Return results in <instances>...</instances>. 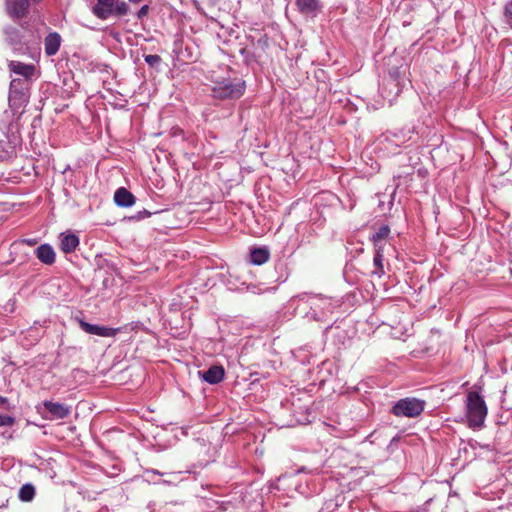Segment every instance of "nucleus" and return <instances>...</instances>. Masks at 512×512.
I'll list each match as a JSON object with an SVG mask.
<instances>
[{"label":"nucleus","instance_id":"nucleus-8","mask_svg":"<svg viewBox=\"0 0 512 512\" xmlns=\"http://www.w3.org/2000/svg\"><path fill=\"white\" fill-rule=\"evenodd\" d=\"M8 68L13 74L21 76V80H26L27 84H31L33 78L37 77V69L33 64H26L20 61H10L8 63Z\"/></svg>","mask_w":512,"mask_h":512},{"label":"nucleus","instance_id":"nucleus-24","mask_svg":"<svg viewBox=\"0 0 512 512\" xmlns=\"http://www.w3.org/2000/svg\"><path fill=\"white\" fill-rule=\"evenodd\" d=\"M503 19L505 24L512 29V0L506 2L503 7Z\"/></svg>","mask_w":512,"mask_h":512},{"label":"nucleus","instance_id":"nucleus-30","mask_svg":"<svg viewBox=\"0 0 512 512\" xmlns=\"http://www.w3.org/2000/svg\"><path fill=\"white\" fill-rule=\"evenodd\" d=\"M150 215V212L147 210L140 211L137 216H133V219H143Z\"/></svg>","mask_w":512,"mask_h":512},{"label":"nucleus","instance_id":"nucleus-6","mask_svg":"<svg viewBox=\"0 0 512 512\" xmlns=\"http://www.w3.org/2000/svg\"><path fill=\"white\" fill-rule=\"evenodd\" d=\"M425 406V400L416 397H405L396 401L390 412L396 417L416 418L423 413Z\"/></svg>","mask_w":512,"mask_h":512},{"label":"nucleus","instance_id":"nucleus-26","mask_svg":"<svg viewBox=\"0 0 512 512\" xmlns=\"http://www.w3.org/2000/svg\"><path fill=\"white\" fill-rule=\"evenodd\" d=\"M373 245H374V254H381V255H385V252H386V249L388 247L389 242L388 241H372Z\"/></svg>","mask_w":512,"mask_h":512},{"label":"nucleus","instance_id":"nucleus-31","mask_svg":"<svg viewBox=\"0 0 512 512\" xmlns=\"http://www.w3.org/2000/svg\"><path fill=\"white\" fill-rule=\"evenodd\" d=\"M145 474L146 475H150V474H152V475H164V473H162V472H160V471H158L156 469H147V470H145Z\"/></svg>","mask_w":512,"mask_h":512},{"label":"nucleus","instance_id":"nucleus-36","mask_svg":"<svg viewBox=\"0 0 512 512\" xmlns=\"http://www.w3.org/2000/svg\"><path fill=\"white\" fill-rule=\"evenodd\" d=\"M32 4L39 3L41 0H29Z\"/></svg>","mask_w":512,"mask_h":512},{"label":"nucleus","instance_id":"nucleus-23","mask_svg":"<svg viewBox=\"0 0 512 512\" xmlns=\"http://www.w3.org/2000/svg\"><path fill=\"white\" fill-rule=\"evenodd\" d=\"M390 235V227L381 225L370 237L371 241H388Z\"/></svg>","mask_w":512,"mask_h":512},{"label":"nucleus","instance_id":"nucleus-5","mask_svg":"<svg viewBox=\"0 0 512 512\" xmlns=\"http://www.w3.org/2000/svg\"><path fill=\"white\" fill-rule=\"evenodd\" d=\"M0 131L6 140H0V160L10 159L15 154L16 147L20 144L19 123L0 119Z\"/></svg>","mask_w":512,"mask_h":512},{"label":"nucleus","instance_id":"nucleus-18","mask_svg":"<svg viewBox=\"0 0 512 512\" xmlns=\"http://www.w3.org/2000/svg\"><path fill=\"white\" fill-rule=\"evenodd\" d=\"M416 133L414 126H408L403 129H400L391 134L390 141L397 146H401L408 141L413 140V135Z\"/></svg>","mask_w":512,"mask_h":512},{"label":"nucleus","instance_id":"nucleus-3","mask_svg":"<svg viewBox=\"0 0 512 512\" xmlns=\"http://www.w3.org/2000/svg\"><path fill=\"white\" fill-rule=\"evenodd\" d=\"M212 83V96L219 100L239 99L246 90L245 81L238 77H224Z\"/></svg>","mask_w":512,"mask_h":512},{"label":"nucleus","instance_id":"nucleus-13","mask_svg":"<svg viewBox=\"0 0 512 512\" xmlns=\"http://www.w3.org/2000/svg\"><path fill=\"white\" fill-rule=\"evenodd\" d=\"M198 376L208 384L215 385L224 379L225 370L220 365H213L206 371H198Z\"/></svg>","mask_w":512,"mask_h":512},{"label":"nucleus","instance_id":"nucleus-34","mask_svg":"<svg viewBox=\"0 0 512 512\" xmlns=\"http://www.w3.org/2000/svg\"><path fill=\"white\" fill-rule=\"evenodd\" d=\"M8 403V399L0 395V406H4Z\"/></svg>","mask_w":512,"mask_h":512},{"label":"nucleus","instance_id":"nucleus-14","mask_svg":"<svg viewBox=\"0 0 512 512\" xmlns=\"http://www.w3.org/2000/svg\"><path fill=\"white\" fill-rule=\"evenodd\" d=\"M36 258L44 265H53L56 261V253L54 248L48 244L44 243L39 245L35 249Z\"/></svg>","mask_w":512,"mask_h":512},{"label":"nucleus","instance_id":"nucleus-21","mask_svg":"<svg viewBox=\"0 0 512 512\" xmlns=\"http://www.w3.org/2000/svg\"><path fill=\"white\" fill-rule=\"evenodd\" d=\"M18 497L22 502H30L35 497V487L31 483L23 484L18 492Z\"/></svg>","mask_w":512,"mask_h":512},{"label":"nucleus","instance_id":"nucleus-17","mask_svg":"<svg viewBox=\"0 0 512 512\" xmlns=\"http://www.w3.org/2000/svg\"><path fill=\"white\" fill-rule=\"evenodd\" d=\"M62 38L58 32H50L44 39V50L47 56L55 55L61 46Z\"/></svg>","mask_w":512,"mask_h":512},{"label":"nucleus","instance_id":"nucleus-10","mask_svg":"<svg viewBox=\"0 0 512 512\" xmlns=\"http://www.w3.org/2000/svg\"><path fill=\"white\" fill-rule=\"evenodd\" d=\"M79 326L87 334L100 337H114L120 331L119 328H111L97 324H91L82 319L79 320Z\"/></svg>","mask_w":512,"mask_h":512},{"label":"nucleus","instance_id":"nucleus-9","mask_svg":"<svg viewBox=\"0 0 512 512\" xmlns=\"http://www.w3.org/2000/svg\"><path fill=\"white\" fill-rule=\"evenodd\" d=\"M295 6L298 12L307 18L317 17L324 8L321 0H295Z\"/></svg>","mask_w":512,"mask_h":512},{"label":"nucleus","instance_id":"nucleus-7","mask_svg":"<svg viewBox=\"0 0 512 512\" xmlns=\"http://www.w3.org/2000/svg\"><path fill=\"white\" fill-rule=\"evenodd\" d=\"M6 36L15 53L19 55H27L32 59H35L37 56H39L40 52L38 49L29 46L20 30L16 28H9L6 30Z\"/></svg>","mask_w":512,"mask_h":512},{"label":"nucleus","instance_id":"nucleus-11","mask_svg":"<svg viewBox=\"0 0 512 512\" xmlns=\"http://www.w3.org/2000/svg\"><path fill=\"white\" fill-rule=\"evenodd\" d=\"M29 0H6V10L13 19H21L29 13Z\"/></svg>","mask_w":512,"mask_h":512},{"label":"nucleus","instance_id":"nucleus-1","mask_svg":"<svg viewBox=\"0 0 512 512\" xmlns=\"http://www.w3.org/2000/svg\"><path fill=\"white\" fill-rule=\"evenodd\" d=\"M287 306L308 321L325 322L334 313L338 301L322 294L303 292L292 296Z\"/></svg>","mask_w":512,"mask_h":512},{"label":"nucleus","instance_id":"nucleus-2","mask_svg":"<svg viewBox=\"0 0 512 512\" xmlns=\"http://www.w3.org/2000/svg\"><path fill=\"white\" fill-rule=\"evenodd\" d=\"M31 84H27L26 80L13 78L9 86V109L5 110L1 119L7 121H16L18 123L23 109L29 103Z\"/></svg>","mask_w":512,"mask_h":512},{"label":"nucleus","instance_id":"nucleus-12","mask_svg":"<svg viewBox=\"0 0 512 512\" xmlns=\"http://www.w3.org/2000/svg\"><path fill=\"white\" fill-rule=\"evenodd\" d=\"M43 406L50 414L48 418L51 420L67 418L71 413V407L63 403L45 400Z\"/></svg>","mask_w":512,"mask_h":512},{"label":"nucleus","instance_id":"nucleus-20","mask_svg":"<svg viewBox=\"0 0 512 512\" xmlns=\"http://www.w3.org/2000/svg\"><path fill=\"white\" fill-rule=\"evenodd\" d=\"M270 258V251L266 246L254 247L249 253V262L253 265H262Z\"/></svg>","mask_w":512,"mask_h":512},{"label":"nucleus","instance_id":"nucleus-16","mask_svg":"<svg viewBox=\"0 0 512 512\" xmlns=\"http://www.w3.org/2000/svg\"><path fill=\"white\" fill-rule=\"evenodd\" d=\"M80 244L79 237L74 233H61L59 247L65 254L73 253Z\"/></svg>","mask_w":512,"mask_h":512},{"label":"nucleus","instance_id":"nucleus-37","mask_svg":"<svg viewBox=\"0 0 512 512\" xmlns=\"http://www.w3.org/2000/svg\"><path fill=\"white\" fill-rule=\"evenodd\" d=\"M115 1L117 2L118 0H115Z\"/></svg>","mask_w":512,"mask_h":512},{"label":"nucleus","instance_id":"nucleus-25","mask_svg":"<svg viewBox=\"0 0 512 512\" xmlns=\"http://www.w3.org/2000/svg\"><path fill=\"white\" fill-rule=\"evenodd\" d=\"M129 7L128 5L123 1H117L114 4L113 7V16H124L128 13Z\"/></svg>","mask_w":512,"mask_h":512},{"label":"nucleus","instance_id":"nucleus-27","mask_svg":"<svg viewBox=\"0 0 512 512\" xmlns=\"http://www.w3.org/2000/svg\"><path fill=\"white\" fill-rule=\"evenodd\" d=\"M144 61L150 67H158L162 61L161 57L157 54H149L144 56Z\"/></svg>","mask_w":512,"mask_h":512},{"label":"nucleus","instance_id":"nucleus-15","mask_svg":"<svg viewBox=\"0 0 512 512\" xmlns=\"http://www.w3.org/2000/svg\"><path fill=\"white\" fill-rule=\"evenodd\" d=\"M115 0H97L92 11L93 14L99 19L106 20L113 16V7Z\"/></svg>","mask_w":512,"mask_h":512},{"label":"nucleus","instance_id":"nucleus-32","mask_svg":"<svg viewBox=\"0 0 512 512\" xmlns=\"http://www.w3.org/2000/svg\"><path fill=\"white\" fill-rule=\"evenodd\" d=\"M22 242L27 244L28 246H34V245H36L37 240L34 238L33 239H23Z\"/></svg>","mask_w":512,"mask_h":512},{"label":"nucleus","instance_id":"nucleus-35","mask_svg":"<svg viewBox=\"0 0 512 512\" xmlns=\"http://www.w3.org/2000/svg\"><path fill=\"white\" fill-rule=\"evenodd\" d=\"M247 289H248L249 291H251L252 293H258V292L256 291V286H255V285L248 286V287H247Z\"/></svg>","mask_w":512,"mask_h":512},{"label":"nucleus","instance_id":"nucleus-29","mask_svg":"<svg viewBox=\"0 0 512 512\" xmlns=\"http://www.w3.org/2000/svg\"><path fill=\"white\" fill-rule=\"evenodd\" d=\"M148 10H149L148 5H143V6L140 8V10L138 11V13H137L138 18H139V19H141V18H143L144 16H146V15H147V13H148Z\"/></svg>","mask_w":512,"mask_h":512},{"label":"nucleus","instance_id":"nucleus-19","mask_svg":"<svg viewBox=\"0 0 512 512\" xmlns=\"http://www.w3.org/2000/svg\"><path fill=\"white\" fill-rule=\"evenodd\" d=\"M114 202L119 207H131L135 203V196L124 187L115 191Z\"/></svg>","mask_w":512,"mask_h":512},{"label":"nucleus","instance_id":"nucleus-28","mask_svg":"<svg viewBox=\"0 0 512 512\" xmlns=\"http://www.w3.org/2000/svg\"><path fill=\"white\" fill-rule=\"evenodd\" d=\"M15 423V418L9 415L0 414V427H10Z\"/></svg>","mask_w":512,"mask_h":512},{"label":"nucleus","instance_id":"nucleus-4","mask_svg":"<svg viewBox=\"0 0 512 512\" xmlns=\"http://www.w3.org/2000/svg\"><path fill=\"white\" fill-rule=\"evenodd\" d=\"M488 409L483 397L476 391H471L466 397V417L468 427L479 430L484 426Z\"/></svg>","mask_w":512,"mask_h":512},{"label":"nucleus","instance_id":"nucleus-22","mask_svg":"<svg viewBox=\"0 0 512 512\" xmlns=\"http://www.w3.org/2000/svg\"><path fill=\"white\" fill-rule=\"evenodd\" d=\"M373 266L374 270L372 271V275L381 278L385 275L386 271L384 268V256L381 254H374L373 257Z\"/></svg>","mask_w":512,"mask_h":512},{"label":"nucleus","instance_id":"nucleus-33","mask_svg":"<svg viewBox=\"0 0 512 512\" xmlns=\"http://www.w3.org/2000/svg\"><path fill=\"white\" fill-rule=\"evenodd\" d=\"M389 85H393L394 87H397L396 79L391 75L390 80L388 81Z\"/></svg>","mask_w":512,"mask_h":512}]
</instances>
